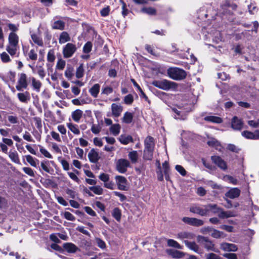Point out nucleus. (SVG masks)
Wrapping results in <instances>:
<instances>
[{
	"instance_id": "nucleus-14",
	"label": "nucleus",
	"mask_w": 259,
	"mask_h": 259,
	"mask_svg": "<svg viewBox=\"0 0 259 259\" xmlns=\"http://www.w3.org/2000/svg\"><path fill=\"white\" fill-rule=\"evenodd\" d=\"M240 192V190L238 188H233L227 191L225 195L230 199H234L239 196Z\"/></svg>"
},
{
	"instance_id": "nucleus-16",
	"label": "nucleus",
	"mask_w": 259,
	"mask_h": 259,
	"mask_svg": "<svg viewBox=\"0 0 259 259\" xmlns=\"http://www.w3.org/2000/svg\"><path fill=\"white\" fill-rule=\"evenodd\" d=\"M63 247L65 251L69 253H74L79 250L77 246L72 243H65L63 245Z\"/></svg>"
},
{
	"instance_id": "nucleus-62",
	"label": "nucleus",
	"mask_w": 259,
	"mask_h": 259,
	"mask_svg": "<svg viewBox=\"0 0 259 259\" xmlns=\"http://www.w3.org/2000/svg\"><path fill=\"white\" fill-rule=\"evenodd\" d=\"M101 130V127L99 125L93 124L91 127V131L95 134H99Z\"/></svg>"
},
{
	"instance_id": "nucleus-44",
	"label": "nucleus",
	"mask_w": 259,
	"mask_h": 259,
	"mask_svg": "<svg viewBox=\"0 0 259 259\" xmlns=\"http://www.w3.org/2000/svg\"><path fill=\"white\" fill-rule=\"evenodd\" d=\"M37 48L35 50L34 49L30 50L29 53H28V56L29 58L33 61H35L37 59Z\"/></svg>"
},
{
	"instance_id": "nucleus-49",
	"label": "nucleus",
	"mask_w": 259,
	"mask_h": 259,
	"mask_svg": "<svg viewBox=\"0 0 259 259\" xmlns=\"http://www.w3.org/2000/svg\"><path fill=\"white\" fill-rule=\"evenodd\" d=\"M1 60L4 63H8L11 61L9 55L6 52H3L0 55Z\"/></svg>"
},
{
	"instance_id": "nucleus-2",
	"label": "nucleus",
	"mask_w": 259,
	"mask_h": 259,
	"mask_svg": "<svg viewBox=\"0 0 259 259\" xmlns=\"http://www.w3.org/2000/svg\"><path fill=\"white\" fill-rule=\"evenodd\" d=\"M152 84L154 87L164 91L175 90L178 87V84L176 82L165 79L155 80L152 82Z\"/></svg>"
},
{
	"instance_id": "nucleus-12",
	"label": "nucleus",
	"mask_w": 259,
	"mask_h": 259,
	"mask_svg": "<svg viewBox=\"0 0 259 259\" xmlns=\"http://www.w3.org/2000/svg\"><path fill=\"white\" fill-rule=\"evenodd\" d=\"M3 143H0V147L2 151L5 153H8V146H12L13 145V142L11 139L3 138L2 139Z\"/></svg>"
},
{
	"instance_id": "nucleus-23",
	"label": "nucleus",
	"mask_w": 259,
	"mask_h": 259,
	"mask_svg": "<svg viewBox=\"0 0 259 259\" xmlns=\"http://www.w3.org/2000/svg\"><path fill=\"white\" fill-rule=\"evenodd\" d=\"M30 79L32 81V86L33 90L37 92H40L42 85L41 82L39 80L36 79L34 77H31Z\"/></svg>"
},
{
	"instance_id": "nucleus-18",
	"label": "nucleus",
	"mask_w": 259,
	"mask_h": 259,
	"mask_svg": "<svg viewBox=\"0 0 259 259\" xmlns=\"http://www.w3.org/2000/svg\"><path fill=\"white\" fill-rule=\"evenodd\" d=\"M243 125L242 121L238 119L236 116H234L231 122V127L235 130H240Z\"/></svg>"
},
{
	"instance_id": "nucleus-57",
	"label": "nucleus",
	"mask_w": 259,
	"mask_h": 259,
	"mask_svg": "<svg viewBox=\"0 0 259 259\" xmlns=\"http://www.w3.org/2000/svg\"><path fill=\"white\" fill-rule=\"evenodd\" d=\"M64 217L65 219L69 221H74L75 220V217L68 211H65L64 213Z\"/></svg>"
},
{
	"instance_id": "nucleus-50",
	"label": "nucleus",
	"mask_w": 259,
	"mask_h": 259,
	"mask_svg": "<svg viewBox=\"0 0 259 259\" xmlns=\"http://www.w3.org/2000/svg\"><path fill=\"white\" fill-rule=\"evenodd\" d=\"M65 65V61L62 59H60L57 63L56 68L59 70H63L64 68Z\"/></svg>"
},
{
	"instance_id": "nucleus-11",
	"label": "nucleus",
	"mask_w": 259,
	"mask_h": 259,
	"mask_svg": "<svg viewBox=\"0 0 259 259\" xmlns=\"http://www.w3.org/2000/svg\"><path fill=\"white\" fill-rule=\"evenodd\" d=\"M211 159L212 162L218 166L221 169L225 170L227 169L226 162L220 156H212Z\"/></svg>"
},
{
	"instance_id": "nucleus-1",
	"label": "nucleus",
	"mask_w": 259,
	"mask_h": 259,
	"mask_svg": "<svg viewBox=\"0 0 259 259\" xmlns=\"http://www.w3.org/2000/svg\"><path fill=\"white\" fill-rule=\"evenodd\" d=\"M8 40L9 44L6 46V49L11 56H13L19 49V37L15 33L11 32L9 35Z\"/></svg>"
},
{
	"instance_id": "nucleus-29",
	"label": "nucleus",
	"mask_w": 259,
	"mask_h": 259,
	"mask_svg": "<svg viewBox=\"0 0 259 259\" xmlns=\"http://www.w3.org/2000/svg\"><path fill=\"white\" fill-rule=\"evenodd\" d=\"M53 29L63 30L65 28V23L61 20H57L54 22L52 26Z\"/></svg>"
},
{
	"instance_id": "nucleus-20",
	"label": "nucleus",
	"mask_w": 259,
	"mask_h": 259,
	"mask_svg": "<svg viewBox=\"0 0 259 259\" xmlns=\"http://www.w3.org/2000/svg\"><path fill=\"white\" fill-rule=\"evenodd\" d=\"M88 157L90 161L93 163L97 162L99 159L98 152L95 149H93L90 150L88 153Z\"/></svg>"
},
{
	"instance_id": "nucleus-28",
	"label": "nucleus",
	"mask_w": 259,
	"mask_h": 259,
	"mask_svg": "<svg viewBox=\"0 0 259 259\" xmlns=\"http://www.w3.org/2000/svg\"><path fill=\"white\" fill-rule=\"evenodd\" d=\"M194 237V235L188 232H182L178 234L177 238L183 240L184 239H191Z\"/></svg>"
},
{
	"instance_id": "nucleus-30",
	"label": "nucleus",
	"mask_w": 259,
	"mask_h": 259,
	"mask_svg": "<svg viewBox=\"0 0 259 259\" xmlns=\"http://www.w3.org/2000/svg\"><path fill=\"white\" fill-rule=\"evenodd\" d=\"M9 156L13 162L17 164H21L18 154L16 151H10L9 154Z\"/></svg>"
},
{
	"instance_id": "nucleus-9",
	"label": "nucleus",
	"mask_w": 259,
	"mask_h": 259,
	"mask_svg": "<svg viewBox=\"0 0 259 259\" xmlns=\"http://www.w3.org/2000/svg\"><path fill=\"white\" fill-rule=\"evenodd\" d=\"M182 221L185 224L195 227H200L204 224V221L202 220L195 218L184 217Z\"/></svg>"
},
{
	"instance_id": "nucleus-10",
	"label": "nucleus",
	"mask_w": 259,
	"mask_h": 259,
	"mask_svg": "<svg viewBox=\"0 0 259 259\" xmlns=\"http://www.w3.org/2000/svg\"><path fill=\"white\" fill-rule=\"evenodd\" d=\"M115 180L119 190L123 191L127 190L126 187L127 180L125 177L121 176H117L115 177Z\"/></svg>"
},
{
	"instance_id": "nucleus-52",
	"label": "nucleus",
	"mask_w": 259,
	"mask_h": 259,
	"mask_svg": "<svg viewBox=\"0 0 259 259\" xmlns=\"http://www.w3.org/2000/svg\"><path fill=\"white\" fill-rule=\"evenodd\" d=\"M134 101L133 96L131 94H128L124 97V102L126 104L130 105Z\"/></svg>"
},
{
	"instance_id": "nucleus-34",
	"label": "nucleus",
	"mask_w": 259,
	"mask_h": 259,
	"mask_svg": "<svg viewBox=\"0 0 259 259\" xmlns=\"http://www.w3.org/2000/svg\"><path fill=\"white\" fill-rule=\"evenodd\" d=\"M141 12L149 15L156 14V10L152 7H144L141 9Z\"/></svg>"
},
{
	"instance_id": "nucleus-43",
	"label": "nucleus",
	"mask_w": 259,
	"mask_h": 259,
	"mask_svg": "<svg viewBox=\"0 0 259 259\" xmlns=\"http://www.w3.org/2000/svg\"><path fill=\"white\" fill-rule=\"evenodd\" d=\"M242 135L246 139L255 140V131L253 133L247 131H243Z\"/></svg>"
},
{
	"instance_id": "nucleus-24",
	"label": "nucleus",
	"mask_w": 259,
	"mask_h": 259,
	"mask_svg": "<svg viewBox=\"0 0 259 259\" xmlns=\"http://www.w3.org/2000/svg\"><path fill=\"white\" fill-rule=\"evenodd\" d=\"M100 84L96 83L89 90V93L91 94L92 96L94 98H97L100 92Z\"/></svg>"
},
{
	"instance_id": "nucleus-3",
	"label": "nucleus",
	"mask_w": 259,
	"mask_h": 259,
	"mask_svg": "<svg viewBox=\"0 0 259 259\" xmlns=\"http://www.w3.org/2000/svg\"><path fill=\"white\" fill-rule=\"evenodd\" d=\"M168 76L175 80H181L186 78V72L183 69L178 67H170L167 70Z\"/></svg>"
},
{
	"instance_id": "nucleus-54",
	"label": "nucleus",
	"mask_w": 259,
	"mask_h": 259,
	"mask_svg": "<svg viewBox=\"0 0 259 259\" xmlns=\"http://www.w3.org/2000/svg\"><path fill=\"white\" fill-rule=\"evenodd\" d=\"M92 48V44L91 42H87L83 48V51L85 53H89L91 52Z\"/></svg>"
},
{
	"instance_id": "nucleus-58",
	"label": "nucleus",
	"mask_w": 259,
	"mask_h": 259,
	"mask_svg": "<svg viewBox=\"0 0 259 259\" xmlns=\"http://www.w3.org/2000/svg\"><path fill=\"white\" fill-rule=\"evenodd\" d=\"M39 151L42 154L46 157L50 159L53 158L52 155L49 153V152L44 147H41L40 148Z\"/></svg>"
},
{
	"instance_id": "nucleus-25",
	"label": "nucleus",
	"mask_w": 259,
	"mask_h": 259,
	"mask_svg": "<svg viewBox=\"0 0 259 259\" xmlns=\"http://www.w3.org/2000/svg\"><path fill=\"white\" fill-rule=\"evenodd\" d=\"M19 100L23 103H27L30 100L29 93L28 92L25 93H19L17 94Z\"/></svg>"
},
{
	"instance_id": "nucleus-32",
	"label": "nucleus",
	"mask_w": 259,
	"mask_h": 259,
	"mask_svg": "<svg viewBox=\"0 0 259 259\" xmlns=\"http://www.w3.org/2000/svg\"><path fill=\"white\" fill-rule=\"evenodd\" d=\"M26 161L33 167H36L37 164L39 163V160L33 157L30 155L26 156Z\"/></svg>"
},
{
	"instance_id": "nucleus-40",
	"label": "nucleus",
	"mask_w": 259,
	"mask_h": 259,
	"mask_svg": "<svg viewBox=\"0 0 259 259\" xmlns=\"http://www.w3.org/2000/svg\"><path fill=\"white\" fill-rule=\"evenodd\" d=\"M204 119L207 121H209L212 122L214 123H221L223 120L221 118L218 117V116H207L204 118Z\"/></svg>"
},
{
	"instance_id": "nucleus-26",
	"label": "nucleus",
	"mask_w": 259,
	"mask_h": 259,
	"mask_svg": "<svg viewBox=\"0 0 259 259\" xmlns=\"http://www.w3.org/2000/svg\"><path fill=\"white\" fill-rule=\"evenodd\" d=\"M121 143L126 145L131 142H133V138L129 135H121L118 138Z\"/></svg>"
},
{
	"instance_id": "nucleus-42",
	"label": "nucleus",
	"mask_w": 259,
	"mask_h": 259,
	"mask_svg": "<svg viewBox=\"0 0 259 259\" xmlns=\"http://www.w3.org/2000/svg\"><path fill=\"white\" fill-rule=\"evenodd\" d=\"M40 166L41 168L48 173H51V167L49 166V162L48 160H44L41 162Z\"/></svg>"
},
{
	"instance_id": "nucleus-59",
	"label": "nucleus",
	"mask_w": 259,
	"mask_h": 259,
	"mask_svg": "<svg viewBox=\"0 0 259 259\" xmlns=\"http://www.w3.org/2000/svg\"><path fill=\"white\" fill-rule=\"evenodd\" d=\"M99 179L104 182V183L109 181L110 179V176L108 174L105 173H101L99 176Z\"/></svg>"
},
{
	"instance_id": "nucleus-55",
	"label": "nucleus",
	"mask_w": 259,
	"mask_h": 259,
	"mask_svg": "<svg viewBox=\"0 0 259 259\" xmlns=\"http://www.w3.org/2000/svg\"><path fill=\"white\" fill-rule=\"evenodd\" d=\"M23 171L28 176L34 177L35 176L34 171L30 167H24L22 168Z\"/></svg>"
},
{
	"instance_id": "nucleus-7",
	"label": "nucleus",
	"mask_w": 259,
	"mask_h": 259,
	"mask_svg": "<svg viewBox=\"0 0 259 259\" xmlns=\"http://www.w3.org/2000/svg\"><path fill=\"white\" fill-rule=\"evenodd\" d=\"M189 211L201 216H206L208 213L207 205L203 206V207H201L199 205H193L189 208Z\"/></svg>"
},
{
	"instance_id": "nucleus-31",
	"label": "nucleus",
	"mask_w": 259,
	"mask_h": 259,
	"mask_svg": "<svg viewBox=\"0 0 259 259\" xmlns=\"http://www.w3.org/2000/svg\"><path fill=\"white\" fill-rule=\"evenodd\" d=\"M210 236L214 238H224L225 237L223 232L213 229V228L210 234Z\"/></svg>"
},
{
	"instance_id": "nucleus-46",
	"label": "nucleus",
	"mask_w": 259,
	"mask_h": 259,
	"mask_svg": "<svg viewBox=\"0 0 259 259\" xmlns=\"http://www.w3.org/2000/svg\"><path fill=\"white\" fill-rule=\"evenodd\" d=\"M84 75V69L83 64H80L79 67L76 69V77L78 78H81Z\"/></svg>"
},
{
	"instance_id": "nucleus-64",
	"label": "nucleus",
	"mask_w": 259,
	"mask_h": 259,
	"mask_svg": "<svg viewBox=\"0 0 259 259\" xmlns=\"http://www.w3.org/2000/svg\"><path fill=\"white\" fill-rule=\"evenodd\" d=\"M206 259H221V257L214 253H209L205 255Z\"/></svg>"
},
{
	"instance_id": "nucleus-33",
	"label": "nucleus",
	"mask_w": 259,
	"mask_h": 259,
	"mask_svg": "<svg viewBox=\"0 0 259 259\" xmlns=\"http://www.w3.org/2000/svg\"><path fill=\"white\" fill-rule=\"evenodd\" d=\"M31 37L33 42L38 46H42L44 45L42 38L36 34L31 35Z\"/></svg>"
},
{
	"instance_id": "nucleus-56",
	"label": "nucleus",
	"mask_w": 259,
	"mask_h": 259,
	"mask_svg": "<svg viewBox=\"0 0 259 259\" xmlns=\"http://www.w3.org/2000/svg\"><path fill=\"white\" fill-rule=\"evenodd\" d=\"M175 168L182 176H185L186 175L187 172L182 166L177 165L175 166Z\"/></svg>"
},
{
	"instance_id": "nucleus-36",
	"label": "nucleus",
	"mask_w": 259,
	"mask_h": 259,
	"mask_svg": "<svg viewBox=\"0 0 259 259\" xmlns=\"http://www.w3.org/2000/svg\"><path fill=\"white\" fill-rule=\"evenodd\" d=\"M129 159L133 163H135L138 161V154L137 151L130 152L128 154Z\"/></svg>"
},
{
	"instance_id": "nucleus-27",
	"label": "nucleus",
	"mask_w": 259,
	"mask_h": 259,
	"mask_svg": "<svg viewBox=\"0 0 259 259\" xmlns=\"http://www.w3.org/2000/svg\"><path fill=\"white\" fill-rule=\"evenodd\" d=\"M207 208L208 209V212L210 210H211L214 213H218V214L221 212L223 209L215 204H209L207 205Z\"/></svg>"
},
{
	"instance_id": "nucleus-19",
	"label": "nucleus",
	"mask_w": 259,
	"mask_h": 259,
	"mask_svg": "<svg viewBox=\"0 0 259 259\" xmlns=\"http://www.w3.org/2000/svg\"><path fill=\"white\" fill-rule=\"evenodd\" d=\"M236 216V213L233 211L228 210L225 211L223 209L220 213L218 214V217L222 219H227Z\"/></svg>"
},
{
	"instance_id": "nucleus-15",
	"label": "nucleus",
	"mask_w": 259,
	"mask_h": 259,
	"mask_svg": "<svg viewBox=\"0 0 259 259\" xmlns=\"http://www.w3.org/2000/svg\"><path fill=\"white\" fill-rule=\"evenodd\" d=\"M166 252L168 254L170 255L172 258L177 259L182 258L185 255V253L182 251L172 249H167Z\"/></svg>"
},
{
	"instance_id": "nucleus-5",
	"label": "nucleus",
	"mask_w": 259,
	"mask_h": 259,
	"mask_svg": "<svg viewBox=\"0 0 259 259\" xmlns=\"http://www.w3.org/2000/svg\"><path fill=\"white\" fill-rule=\"evenodd\" d=\"M76 45L72 43H67L63 49V55L65 58L71 57L76 51Z\"/></svg>"
},
{
	"instance_id": "nucleus-13",
	"label": "nucleus",
	"mask_w": 259,
	"mask_h": 259,
	"mask_svg": "<svg viewBox=\"0 0 259 259\" xmlns=\"http://www.w3.org/2000/svg\"><path fill=\"white\" fill-rule=\"evenodd\" d=\"M221 248L225 251H236L238 249L237 245L233 243L224 242L220 245Z\"/></svg>"
},
{
	"instance_id": "nucleus-60",
	"label": "nucleus",
	"mask_w": 259,
	"mask_h": 259,
	"mask_svg": "<svg viewBox=\"0 0 259 259\" xmlns=\"http://www.w3.org/2000/svg\"><path fill=\"white\" fill-rule=\"evenodd\" d=\"M110 11V7L109 6H107V7L103 8L100 11V14H101L102 16L106 17V16H107L109 15Z\"/></svg>"
},
{
	"instance_id": "nucleus-45",
	"label": "nucleus",
	"mask_w": 259,
	"mask_h": 259,
	"mask_svg": "<svg viewBox=\"0 0 259 259\" xmlns=\"http://www.w3.org/2000/svg\"><path fill=\"white\" fill-rule=\"evenodd\" d=\"M111 107L112 113H119L122 111V107L120 105L113 103Z\"/></svg>"
},
{
	"instance_id": "nucleus-22",
	"label": "nucleus",
	"mask_w": 259,
	"mask_h": 259,
	"mask_svg": "<svg viewBox=\"0 0 259 259\" xmlns=\"http://www.w3.org/2000/svg\"><path fill=\"white\" fill-rule=\"evenodd\" d=\"M184 242L189 249L195 252H198L199 246L195 242H190L188 240H184Z\"/></svg>"
},
{
	"instance_id": "nucleus-63",
	"label": "nucleus",
	"mask_w": 259,
	"mask_h": 259,
	"mask_svg": "<svg viewBox=\"0 0 259 259\" xmlns=\"http://www.w3.org/2000/svg\"><path fill=\"white\" fill-rule=\"evenodd\" d=\"M207 144L212 147H217L219 145V142L215 139H211L207 142Z\"/></svg>"
},
{
	"instance_id": "nucleus-37",
	"label": "nucleus",
	"mask_w": 259,
	"mask_h": 259,
	"mask_svg": "<svg viewBox=\"0 0 259 259\" xmlns=\"http://www.w3.org/2000/svg\"><path fill=\"white\" fill-rule=\"evenodd\" d=\"M110 130L114 136H117L120 133V126L118 124H113L110 127Z\"/></svg>"
},
{
	"instance_id": "nucleus-61",
	"label": "nucleus",
	"mask_w": 259,
	"mask_h": 259,
	"mask_svg": "<svg viewBox=\"0 0 259 259\" xmlns=\"http://www.w3.org/2000/svg\"><path fill=\"white\" fill-rule=\"evenodd\" d=\"M96 242L98 246L102 249L106 248V244L105 242L99 238H96Z\"/></svg>"
},
{
	"instance_id": "nucleus-53",
	"label": "nucleus",
	"mask_w": 259,
	"mask_h": 259,
	"mask_svg": "<svg viewBox=\"0 0 259 259\" xmlns=\"http://www.w3.org/2000/svg\"><path fill=\"white\" fill-rule=\"evenodd\" d=\"M65 76L68 79H71L73 76V69L72 67L67 68L65 72Z\"/></svg>"
},
{
	"instance_id": "nucleus-21",
	"label": "nucleus",
	"mask_w": 259,
	"mask_h": 259,
	"mask_svg": "<svg viewBox=\"0 0 259 259\" xmlns=\"http://www.w3.org/2000/svg\"><path fill=\"white\" fill-rule=\"evenodd\" d=\"M70 39V37L68 32L66 31H63L60 34L59 42L60 44H63L66 42L69 41Z\"/></svg>"
},
{
	"instance_id": "nucleus-51",
	"label": "nucleus",
	"mask_w": 259,
	"mask_h": 259,
	"mask_svg": "<svg viewBox=\"0 0 259 259\" xmlns=\"http://www.w3.org/2000/svg\"><path fill=\"white\" fill-rule=\"evenodd\" d=\"M55 56L53 50H51L47 54V60L49 62H53L55 60Z\"/></svg>"
},
{
	"instance_id": "nucleus-35",
	"label": "nucleus",
	"mask_w": 259,
	"mask_h": 259,
	"mask_svg": "<svg viewBox=\"0 0 259 259\" xmlns=\"http://www.w3.org/2000/svg\"><path fill=\"white\" fill-rule=\"evenodd\" d=\"M167 243L168 246L173 247L180 249L183 248V246L181 245L178 242L173 239H168L167 240Z\"/></svg>"
},
{
	"instance_id": "nucleus-39",
	"label": "nucleus",
	"mask_w": 259,
	"mask_h": 259,
	"mask_svg": "<svg viewBox=\"0 0 259 259\" xmlns=\"http://www.w3.org/2000/svg\"><path fill=\"white\" fill-rule=\"evenodd\" d=\"M67 126L68 128L74 134L79 135L80 134V131L78 128V126L72 124V123H67Z\"/></svg>"
},
{
	"instance_id": "nucleus-48",
	"label": "nucleus",
	"mask_w": 259,
	"mask_h": 259,
	"mask_svg": "<svg viewBox=\"0 0 259 259\" xmlns=\"http://www.w3.org/2000/svg\"><path fill=\"white\" fill-rule=\"evenodd\" d=\"M224 180L226 181H229V183L233 185H236L238 183V180L230 175H226L224 177Z\"/></svg>"
},
{
	"instance_id": "nucleus-41",
	"label": "nucleus",
	"mask_w": 259,
	"mask_h": 259,
	"mask_svg": "<svg viewBox=\"0 0 259 259\" xmlns=\"http://www.w3.org/2000/svg\"><path fill=\"white\" fill-rule=\"evenodd\" d=\"M112 214L117 221L119 222L120 221L121 213L118 208H115L112 211Z\"/></svg>"
},
{
	"instance_id": "nucleus-8",
	"label": "nucleus",
	"mask_w": 259,
	"mask_h": 259,
	"mask_svg": "<svg viewBox=\"0 0 259 259\" xmlns=\"http://www.w3.org/2000/svg\"><path fill=\"white\" fill-rule=\"evenodd\" d=\"M28 87V82L27 81V75L25 73H21L20 74L18 84L16 86V88L18 91H21L23 89H26Z\"/></svg>"
},
{
	"instance_id": "nucleus-38",
	"label": "nucleus",
	"mask_w": 259,
	"mask_h": 259,
	"mask_svg": "<svg viewBox=\"0 0 259 259\" xmlns=\"http://www.w3.org/2000/svg\"><path fill=\"white\" fill-rule=\"evenodd\" d=\"M153 150L146 149L144 150L143 158L147 160H151L153 157Z\"/></svg>"
},
{
	"instance_id": "nucleus-47",
	"label": "nucleus",
	"mask_w": 259,
	"mask_h": 259,
	"mask_svg": "<svg viewBox=\"0 0 259 259\" xmlns=\"http://www.w3.org/2000/svg\"><path fill=\"white\" fill-rule=\"evenodd\" d=\"M89 189L97 195H101L103 192V189L99 186L90 187Z\"/></svg>"
},
{
	"instance_id": "nucleus-6",
	"label": "nucleus",
	"mask_w": 259,
	"mask_h": 259,
	"mask_svg": "<svg viewBox=\"0 0 259 259\" xmlns=\"http://www.w3.org/2000/svg\"><path fill=\"white\" fill-rule=\"evenodd\" d=\"M130 162L125 159H119L116 163L117 170L121 174H124L127 171V167H130Z\"/></svg>"
},
{
	"instance_id": "nucleus-17",
	"label": "nucleus",
	"mask_w": 259,
	"mask_h": 259,
	"mask_svg": "<svg viewBox=\"0 0 259 259\" xmlns=\"http://www.w3.org/2000/svg\"><path fill=\"white\" fill-rule=\"evenodd\" d=\"M144 149L154 150L155 147L154 138L150 136L147 137L144 141Z\"/></svg>"
},
{
	"instance_id": "nucleus-4",
	"label": "nucleus",
	"mask_w": 259,
	"mask_h": 259,
	"mask_svg": "<svg viewBox=\"0 0 259 259\" xmlns=\"http://www.w3.org/2000/svg\"><path fill=\"white\" fill-rule=\"evenodd\" d=\"M197 240L207 251H212L217 253L220 252L219 249L215 247L214 244L208 237L198 235L197 237Z\"/></svg>"
}]
</instances>
